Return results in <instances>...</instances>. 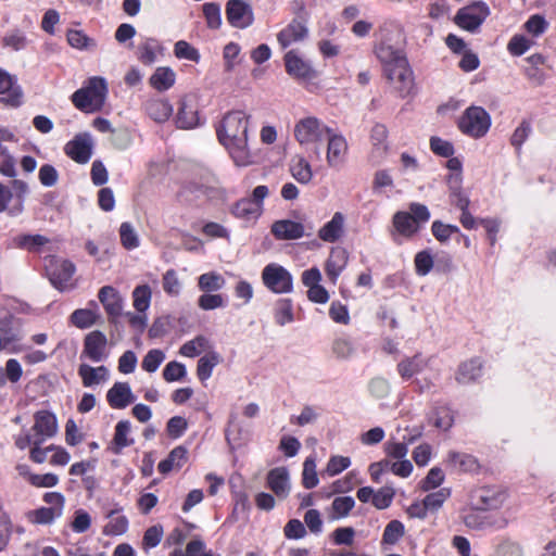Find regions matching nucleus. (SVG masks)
Returning a JSON list of instances; mask_svg holds the SVG:
<instances>
[{
	"label": "nucleus",
	"instance_id": "f257e3e1",
	"mask_svg": "<svg viewBox=\"0 0 556 556\" xmlns=\"http://www.w3.org/2000/svg\"><path fill=\"white\" fill-rule=\"evenodd\" d=\"M250 117L244 111L233 110L226 113L216 125L219 143L239 167H247L256 162L249 146Z\"/></svg>",
	"mask_w": 556,
	"mask_h": 556
},
{
	"label": "nucleus",
	"instance_id": "f03ea898",
	"mask_svg": "<svg viewBox=\"0 0 556 556\" xmlns=\"http://www.w3.org/2000/svg\"><path fill=\"white\" fill-rule=\"evenodd\" d=\"M375 53L382 64L392 92L402 99L414 97L417 92V85L404 51L387 42H381L376 47Z\"/></svg>",
	"mask_w": 556,
	"mask_h": 556
},
{
	"label": "nucleus",
	"instance_id": "7ed1b4c3",
	"mask_svg": "<svg viewBox=\"0 0 556 556\" xmlns=\"http://www.w3.org/2000/svg\"><path fill=\"white\" fill-rule=\"evenodd\" d=\"M58 432V420L49 410H38L34 414V425L30 431L18 434L14 438L15 446L25 450L30 443H45Z\"/></svg>",
	"mask_w": 556,
	"mask_h": 556
},
{
	"label": "nucleus",
	"instance_id": "20e7f679",
	"mask_svg": "<svg viewBox=\"0 0 556 556\" xmlns=\"http://www.w3.org/2000/svg\"><path fill=\"white\" fill-rule=\"evenodd\" d=\"M108 86L102 77H91L87 84L72 94V102L79 111L94 113L100 111L105 102Z\"/></svg>",
	"mask_w": 556,
	"mask_h": 556
},
{
	"label": "nucleus",
	"instance_id": "39448f33",
	"mask_svg": "<svg viewBox=\"0 0 556 556\" xmlns=\"http://www.w3.org/2000/svg\"><path fill=\"white\" fill-rule=\"evenodd\" d=\"M409 211L396 212L393 216L395 231L405 238H412L430 219V211L421 203H410Z\"/></svg>",
	"mask_w": 556,
	"mask_h": 556
},
{
	"label": "nucleus",
	"instance_id": "423d86ee",
	"mask_svg": "<svg viewBox=\"0 0 556 556\" xmlns=\"http://www.w3.org/2000/svg\"><path fill=\"white\" fill-rule=\"evenodd\" d=\"M332 128L315 116H306L294 125V138L301 146L320 144Z\"/></svg>",
	"mask_w": 556,
	"mask_h": 556
},
{
	"label": "nucleus",
	"instance_id": "0eeeda50",
	"mask_svg": "<svg viewBox=\"0 0 556 556\" xmlns=\"http://www.w3.org/2000/svg\"><path fill=\"white\" fill-rule=\"evenodd\" d=\"M28 193V185L14 179L11 186L0 182V213L7 212L10 216H17L24 211V202Z\"/></svg>",
	"mask_w": 556,
	"mask_h": 556
},
{
	"label": "nucleus",
	"instance_id": "6e6552de",
	"mask_svg": "<svg viewBox=\"0 0 556 556\" xmlns=\"http://www.w3.org/2000/svg\"><path fill=\"white\" fill-rule=\"evenodd\" d=\"M458 127L472 138H481L491 127V116L481 106H469L460 116Z\"/></svg>",
	"mask_w": 556,
	"mask_h": 556
},
{
	"label": "nucleus",
	"instance_id": "1a4fd4ad",
	"mask_svg": "<svg viewBox=\"0 0 556 556\" xmlns=\"http://www.w3.org/2000/svg\"><path fill=\"white\" fill-rule=\"evenodd\" d=\"M45 267L49 280L54 288L60 291H65L73 288L71 281L76 268L72 262L67 260H61L55 256H49L46 258Z\"/></svg>",
	"mask_w": 556,
	"mask_h": 556
},
{
	"label": "nucleus",
	"instance_id": "9d476101",
	"mask_svg": "<svg viewBox=\"0 0 556 556\" xmlns=\"http://www.w3.org/2000/svg\"><path fill=\"white\" fill-rule=\"evenodd\" d=\"M263 285L274 293H290L293 290L292 275L281 265L270 263L262 270Z\"/></svg>",
	"mask_w": 556,
	"mask_h": 556
},
{
	"label": "nucleus",
	"instance_id": "9b49d317",
	"mask_svg": "<svg viewBox=\"0 0 556 556\" xmlns=\"http://www.w3.org/2000/svg\"><path fill=\"white\" fill-rule=\"evenodd\" d=\"M110 350L106 336L100 330H93L84 338L80 358H87L93 363L105 362L110 356Z\"/></svg>",
	"mask_w": 556,
	"mask_h": 556
},
{
	"label": "nucleus",
	"instance_id": "f8f14e48",
	"mask_svg": "<svg viewBox=\"0 0 556 556\" xmlns=\"http://www.w3.org/2000/svg\"><path fill=\"white\" fill-rule=\"evenodd\" d=\"M490 15V9L483 1L473 2L458 10L454 22L463 29L476 31Z\"/></svg>",
	"mask_w": 556,
	"mask_h": 556
},
{
	"label": "nucleus",
	"instance_id": "ddd939ff",
	"mask_svg": "<svg viewBox=\"0 0 556 556\" xmlns=\"http://www.w3.org/2000/svg\"><path fill=\"white\" fill-rule=\"evenodd\" d=\"M470 498L475 509H498L506 502L507 493L498 486H482L475 490Z\"/></svg>",
	"mask_w": 556,
	"mask_h": 556
},
{
	"label": "nucleus",
	"instance_id": "4468645a",
	"mask_svg": "<svg viewBox=\"0 0 556 556\" xmlns=\"http://www.w3.org/2000/svg\"><path fill=\"white\" fill-rule=\"evenodd\" d=\"M226 17L232 27L240 29L251 26L254 22L252 7L243 0H228Z\"/></svg>",
	"mask_w": 556,
	"mask_h": 556
},
{
	"label": "nucleus",
	"instance_id": "2eb2a0df",
	"mask_svg": "<svg viewBox=\"0 0 556 556\" xmlns=\"http://www.w3.org/2000/svg\"><path fill=\"white\" fill-rule=\"evenodd\" d=\"M92 139L89 134H78L64 147L65 154L79 164L87 163L92 155Z\"/></svg>",
	"mask_w": 556,
	"mask_h": 556
},
{
	"label": "nucleus",
	"instance_id": "dca6fc26",
	"mask_svg": "<svg viewBox=\"0 0 556 556\" xmlns=\"http://www.w3.org/2000/svg\"><path fill=\"white\" fill-rule=\"evenodd\" d=\"M287 73L298 80H311L316 77V71L309 62L303 60L294 50L285 55Z\"/></svg>",
	"mask_w": 556,
	"mask_h": 556
},
{
	"label": "nucleus",
	"instance_id": "f3484780",
	"mask_svg": "<svg viewBox=\"0 0 556 556\" xmlns=\"http://www.w3.org/2000/svg\"><path fill=\"white\" fill-rule=\"evenodd\" d=\"M325 139L328 141L326 155L328 165L330 167L341 165L348 153V142L345 138L331 129Z\"/></svg>",
	"mask_w": 556,
	"mask_h": 556
},
{
	"label": "nucleus",
	"instance_id": "a211bd4d",
	"mask_svg": "<svg viewBox=\"0 0 556 556\" xmlns=\"http://www.w3.org/2000/svg\"><path fill=\"white\" fill-rule=\"evenodd\" d=\"M312 231V227L306 231V228L302 223L291 219H280L275 222L271 226L273 235L279 240L300 239L304 236H309Z\"/></svg>",
	"mask_w": 556,
	"mask_h": 556
},
{
	"label": "nucleus",
	"instance_id": "6ab92c4d",
	"mask_svg": "<svg viewBox=\"0 0 556 556\" xmlns=\"http://www.w3.org/2000/svg\"><path fill=\"white\" fill-rule=\"evenodd\" d=\"M430 364V358L417 353L410 357H404L397 364V372L404 380H409L421 374Z\"/></svg>",
	"mask_w": 556,
	"mask_h": 556
},
{
	"label": "nucleus",
	"instance_id": "aec40b11",
	"mask_svg": "<svg viewBox=\"0 0 556 556\" xmlns=\"http://www.w3.org/2000/svg\"><path fill=\"white\" fill-rule=\"evenodd\" d=\"M99 301L110 317H118L123 311V299L119 292L111 287L104 286L99 290Z\"/></svg>",
	"mask_w": 556,
	"mask_h": 556
},
{
	"label": "nucleus",
	"instance_id": "412c9836",
	"mask_svg": "<svg viewBox=\"0 0 556 556\" xmlns=\"http://www.w3.org/2000/svg\"><path fill=\"white\" fill-rule=\"evenodd\" d=\"M106 400L111 407L122 409L135 402V396L127 382H115L108 391Z\"/></svg>",
	"mask_w": 556,
	"mask_h": 556
},
{
	"label": "nucleus",
	"instance_id": "4be33fe9",
	"mask_svg": "<svg viewBox=\"0 0 556 556\" xmlns=\"http://www.w3.org/2000/svg\"><path fill=\"white\" fill-rule=\"evenodd\" d=\"M176 124L182 129H191L199 125L198 111L191 98L184 97L180 100Z\"/></svg>",
	"mask_w": 556,
	"mask_h": 556
},
{
	"label": "nucleus",
	"instance_id": "5701e85b",
	"mask_svg": "<svg viewBox=\"0 0 556 556\" xmlns=\"http://www.w3.org/2000/svg\"><path fill=\"white\" fill-rule=\"evenodd\" d=\"M267 485L278 497H287L290 492V479L287 468L277 467L271 469L267 475Z\"/></svg>",
	"mask_w": 556,
	"mask_h": 556
},
{
	"label": "nucleus",
	"instance_id": "b1692460",
	"mask_svg": "<svg viewBox=\"0 0 556 556\" xmlns=\"http://www.w3.org/2000/svg\"><path fill=\"white\" fill-rule=\"evenodd\" d=\"M344 222L342 213H334L332 218L318 230L319 239L329 243L338 241L344 232Z\"/></svg>",
	"mask_w": 556,
	"mask_h": 556
},
{
	"label": "nucleus",
	"instance_id": "393cba45",
	"mask_svg": "<svg viewBox=\"0 0 556 556\" xmlns=\"http://www.w3.org/2000/svg\"><path fill=\"white\" fill-rule=\"evenodd\" d=\"M306 26L296 20H293L287 27L279 31L277 35L278 42L282 48L303 40L307 36Z\"/></svg>",
	"mask_w": 556,
	"mask_h": 556
},
{
	"label": "nucleus",
	"instance_id": "a878e982",
	"mask_svg": "<svg viewBox=\"0 0 556 556\" xmlns=\"http://www.w3.org/2000/svg\"><path fill=\"white\" fill-rule=\"evenodd\" d=\"M482 375V363L479 358H471L462 363L456 371L455 379L460 384L475 382Z\"/></svg>",
	"mask_w": 556,
	"mask_h": 556
},
{
	"label": "nucleus",
	"instance_id": "bb28decb",
	"mask_svg": "<svg viewBox=\"0 0 556 556\" xmlns=\"http://www.w3.org/2000/svg\"><path fill=\"white\" fill-rule=\"evenodd\" d=\"M0 94H4L3 100L16 106L21 103L22 91L15 84L14 78L4 71L0 70Z\"/></svg>",
	"mask_w": 556,
	"mask_h": 556
},
{
	"label": "nucleus",
	"instance_id": "cd10ccee",
	"mask_svg": "<svg viewBox=\"0 0 556 556\" xmlns=\"http://www.w3.org/2000/svg\"><path fill=\"white\" fill-rule=\"evenodd\" d=\"M78 375L81 378L84 387H92L106 381L109 378V370L105 366L91 367L88 364H80L78 367Z\"/></svg>",
	"mask_w": 556,
	"mask_h": 556
},
{
	"label": "nucleus",
	"instance_id": "c85d7f7f",
	"mask_svg": "<svg viewBox=\"0 0 556 556\" xmlns=\"http://www.w3.org/2000/svg\"><path fill=\"white\" fill-rule=\"evenodd\" d=\"M144 109L147 114L157 123L167 121L173 113L172 104L165 99H150L146 102Z\"/></svg>",
	"mask_w": 556,
	"mask_h": 556
},
{
	"label": "nucleus",
	"instance_id": "c756f323",
	"mask_svg": "<svg viewBox=\"0 0 556 556\" xmlns=\"http://www.w3.org/2000/svg\"><path fill=\"white\" fill-rule=\"evenodd\" d=\"M187 455L188 451L184 446H176L165 459L159 463V471L163 475H167L172 470L180 469L187 462Z\"/></svg>",
	"mask_w": 556,
	"mask_h": 556
},
{
	"label": "nucleus",
	"instance_id": "7c9ffc66",
	"mask_svg": "<svg viewBox=\"0 0 556 556\" xmlns=\"http://www.w3.org/2000/svg\"><path fill=\"white\" fill-rule=\"evenodd\" d=\"M50 242V239L42 235L22 233L13 238L14 247L31 253L41 252L42 248Z\"/></svg>",
	"mask_w": 556,
	"mask_h": 556
},
{
	"label": "nucleus",
	"instance_id": "2f4dec72",
	"mask_svg": "<svg viewBox=\"0 0 556 556\" xmlns=\"http://www.w3.org/2000/svg\"><path fill=\"white\" fill-rule=\"evenodd\" d=\"M131 425L128 420H121L115 426V433L113 438V446L111 447L114 454H119L123 448L130 446L134 439L130 438Z\"/></svg>",
	"mask_w": 556,
	"mask_h": 556
},
{
	"label": "nucleus",
	"instance_id": "473e14b6",
	"mask_svg": "<svg viewBox=\"0 0 556 556\" xmlns=\"http://www.w3.org/2000/svg\"><path fill=\"white\" fill-rule=\"evenodd\" d=\"M184 190L194 194L195 198L204 195L210 200L217 201H224L227 198L226 190L218 186H204L195 182H189L185 186Z\"/></svg>",
	"mask_w": 556,
	"mask_h": 556
},
{
	"label": "nucleus",
	"instance_id": "72a5a7b5",
	"mask_svg": "<svg viewBox=\"0 0 556 556\" xmlns=\"http://www.w3.org/2000/svg\"><path fill=\"white\" fill-rule=\"evenodd\" d=\"M175 80V72L170 67L166 66L157 67L149 79L150 85L157 91L168 90L174 86Z\"/></svg>",
	"mask_w": 556,
	"mask_h": 556
},
{
	"label": "nucleus",
	"instance_id": "f704fd0d",
	"mask_svg": "<svg viewBox=\"0 0 556 556\" xmlns=\"http://www.w3.org/2000/svg\"><path fill=\"white\" fill-rule=\"evenodd\" d=\"M92 303L96 306L94 309L78 308L71 314L70 320L75 327L79 329H87L97 323L100 316L97 309V304L94 302Z\"/></svg>",
	"mask_w": 556,
	"mask_h": 556
},
{
	"label": "nucleus",
	"instance_id": "c9c22d12",
	"mask_svg": "<svg viewBox=\"0 0 556 556\" xmlns=\"http://www.w3.org/2000/svg\"><path fill=\"white\" fill-rule=\"evenodd\" d=\"M231 212L238 218L252 220L258 218L263 211L258 204H254L250 199L243 198L233 205Z\"/></svg>",
	"mask_w": 556,
	"mask_h": 556
},
{
	"label": "nucleus",
	"instance_id": "e433bc0d",
	"mask_svg": "<svg viewBox=\"0 0 556 556\" xmlns=\"http://www.w3.org/2000/svg\"><path fill=\"white\" fill-rule=\"evenodd\" d=\"M222 362L220 355L215 351H210L204 354L199 361L197 366V375L201 381L207 380L213 372V369Z\"/></svg>",
	"mask_w": 556,
	"mask_h": 556
},
{
	"label": "nucleus",
	"instance_id": "4c0bfd02",
	"mask_svg": "<svg viewBox=\"0 0 556 556\" xmlns=\"http://www.w3.org/2000/svg\"><path fill=\"white\" fill-rule=\"evenodd\" d=\"M348 256L343 250H333L326 263V274L332 282H336L339 275L346 265Z\"/></svg>",
	"mask_w": 556,
	"mask_h": 556
},
{
	"label": "nucleus",
	"instance_id": "58836bf2",
	"mask_svg": "<svg viewBox=\"0 0 556 556\" xmlns=\"http://www.w3.org/2000/svg\"><path fill=\"white\" fill-rule=\"evenodd\" d=\"M210 341L203 337L198 336L194 339L187 341L180 346L179 353L186 357H195L202 353H207L211 351Z\"/></svg>",
	"mask_w": 556,
	"mask_h": 556
},
{
	"label": "nucleus",
	"instance_id": "ea45409f",
	"mask_svg": "<svg viewBox=\"0 0 556 556\" xmlns=\"http://www.w3.org/2000/svg\"><path fill=\"white\" fill-rule=\"evenodd\" d=\"M388 130L384 125L377 124L372 127L370 139L374 146L372 156L381 159L388 151L387 144Z\"/></svg>",
	"mask_w": 556,
	"mask_h": 556
},
{
	"label": "nucleus",
	"instance_id": "a19ab883",
	"mask_svg": "<svg viewBox=\"0 0 556 556\" xmlns=\"http://www.w3.org/2000/svg\"><path fill=\"white\" fill-rule=\"evenodd\" d=\"M355 345L346 336L337 337L331 343L332 355L340 361H346L355 354Z\"/></svg>",
	"mask_w": 556,
	"mask_h": 556
},
{
	"label": "nucleus",
	"instance_id": "79ce46f5",
	"mask_svg": "<svg viewBox=\"0 0 556 556\" xmlns=\"http://www.w3.org/2000/svg\"><path fill=\"white\" fill-rule=\"evenodd\" d=\"M225 285V278L216 271L202 274L198 278V287L203 292H216L223 289Z\"/></svg>",
	"mask_w": 556,
	"mask_h": 556
},
{
	"label": "nucleus",
	"instance_id": "37998d69",
	"mask_svg": "<svg viewBox=\"0 0 556 556\" xmlns=\"http://www.w3.org/2000/svg\"><path fill=\"white\" fill-rule=\"evenodd\" d=\"M290 170L293 178L300 184L306 185L313 178L312 167L303 156H298L292 161Z\"/></svg>",
	"mask_w": 556,
	"mask_h": 556
},
{
	"label": "nucleus",
	"instance_id": "c03bdc74",
	"mask_svg": "<svg viewBox=\"0 0 556 556\" xmlns=\"http://www.w3.org/2000/svg\"><path fill=\"white\" fill-rule=\"evenodd\" d=\"M13 317L7 314L0 319V352L18 341L17 333L12 328Z\"/></svg>",
	"mask_w": 556,
	"mask_h": 556
},
{
	"label": "nucleus",
	"instance_id": "a18cd8bd",
	"mask_svg": "<svg viewBox=\"0 0 556 556\" xmlns=\"http://www.w3.org/2000/svg\"><path fill=\"white\" fill-rule=\"evenodd\" d=\"M67 42L72 48L78 50L91 51L96 49L97 42L93 38L87 36L84 31L70 29L66 34Z\"/></svg>",
	"mask_w": 556,
	"mask_h": 556
},
{
	"label": "nucleus",
	"instance_id": "49530a36",
	"mask_svg": "<svg viewBox=\"0 0 556 556\" xmlns=\"http://www.w3.org/2000/svg\"><path fill=\"white\" fill-rule=\"evenodd\" d=\"M448 463L455 469H459L465 472L476 471L479 468L477 459L468 454L451 452L448 454Z\"/></svg>",
	"mask_w": 556,
	"mask_h": 556
},
{
	"label": "nucleus",
	"instance_id": "de8ad7c7",
	"mask_svg": "<svg viewBox=\"0 0 556 556\" xmlns=\"http://www.w3.org/2000/svg\"><path fill=\"white\" fill-rule=\"evenodd\" d=\"M152 290L148 285L137 286L132 291V305L138 313H146L150 307Z\"/></svg>",
	"mask_w": 556,
	"mask_h": 556
},
{
	"label": "nucleus",
	"instance_id": "09e8293b",
	"mask_svg": "<svg viewBox=\"0 0 556 556\" xmlns=\"http://www.w3.org/2000/svg\"><path fill=\"white\" fill-rule=\"evenodd\" d=\"M23 375L21 364L15 358H10L5 363V368L0 367V387H3L9 380L16 383Z\"/></svg>",
	"mask_w": 556,
	"mask_h": 556
},
{
	"label": "nucleus",
	"instance_id": "8fccbe9b",
	"mask_svg": "<svg viewBox=\"0 0 556 556\" xmlns=\"http://www.w3.org/2000/svg\"><path fill=\"white\" fill-rule=\"evenodd\" d=\"M421 433L417 432L414 437L406 440L403 438V442H392L389 441L384 444V451L388 456H391L396 459H405L408 453V444L413 443L416 438H418Z\"/></svg>",
	"mask_w": 556,
	"mask_h": 556
},
{
	"label": "nucleus",
	"instance_id": "3c124183",
	"mask_svg": "<svg viewBox=\"0 0 556 556\" xmlns=\"http://www.w3.org/2000/svg\"><path fill=\"white\" fill-rule=\"evenodd\" d=\"M275 320L278 325L285 326L293 321L292 301L289 299H280L275 306Z\"/></svg>",
	"mask_w": 556,
	"mask_h": 556
},
{
	"label": "nucleus",
	"instance_id": "603ef678",
	"mask_svg": "<svg viewBox=\"0 0 556 556\" xmlns=\"http://www.w3.org/2000/svg\"><path fill=\"white\" fill-rule=\"evenodd\" d=\"M119 237L122 245L127 250H134L139 247L140 240L137 231L130 223H123L119 227Z\"/></svg>",
	"mask_w": 556,
	"mask_h": 556
},
{
	"label": "nucleus",
	"instance_id": "864d4df0",
	"mask_svg": "<svg viewBox=\"0 0 556 556\" xmlns=\"http://www.w3.org/2000/svg\"><path fill=\"white\" fill-rule=\"evenodd\" d=\"M355 506V500L352 496H339L332 501V519L346 517Z\"/></svg>",
	"mask_w": 556,
	"mask_h": 556
},
{
	"label": "nucleus",
	"instance_id": "5fc2aeb1",
	"mask_svg": "<svg viewBox=\"0 0 556 556\" xmlns=\"http://www.w3.org/2000/svg\"><path fill=\"white\" fill-rule=\"evenodd\" d=\"M108 517L110 521L103 529V533L106 535H121L127 531L128 520L125 516H114V511H111Z\"/></svg>",
	"mask_w": 556,
	"mask_h": 556
},
{
	"label": "nucleus",
	"instance_id": "6e6d98bb",
	"mask_svg": "<svg viewBox=\"0 0 556 556\" xmlns=\"http://www.w3.org/2000/svg\"><path fill=\"white\" fill-rule=\"evenodd\" d=\"M208 28L218 29L222 25L220 5L215 2L204 3L202 7Z\"/></svg>",
	"mask_w": 556,
	"mask_h": 556
},
{
	"label": "nucleus",
	"instance_id": "4d7b16f0",
	"mask_svg": "<svg viewBox=\"0 0 556 556\" xmlns=\"http://www.w3.org/2000/svg\"><path fill=\"white\" fill-rule=\"evenodd\" d=\"M163 290L170 296H178L181 291V282L176 270L168 269L162 278Z\"/></svg>",
	"mask_w": 556,
	"mask_h": 556
},
{
	"label": "nucleus",
	"instance_id": "13d9d810",
	"mask_svg": "<svg viewBox=\"0 0 556 556\" xmlns=\"http://www.w3.org/2000/svg\"><path fill=\"white\" fill-rule=\"evenodd\" d=\"M319 480L316 472V463L313 457H307L303 464L302 483L306 489H313Z\"/></svg>",
	"mask_w": 556,
	"mask_h": 556
},
{
	"label": "nucleus",
	"instance_id": "bf43d9fd",
	"mask_svg": "<svg viewBox=\"0 0 556 556\" xmlns=\"http://www.w3.org/2000/svg\"><path fill=\"white\" fill-rule=\"evenodd\" d=\"M165 359V354L159 349L150 350L143 357L141 366L148 372H154Z\"/></svg>",
	"mask_w": 556,
	"mask_h": 556
},
{
	"label": "nucleus",
	"instance_id": "052dcab7",
	"mask_svg": "<svg viewBox=\"0 0 556 556\" xmlns=\"http://www.w3.org/2000/svg\"><path fill=\"white\" fill-rule=\"evenodd\" d=\"M450 490L446 488H442L435 492L429 493L425 498L424 503L427 506L428 510H438L443 503L450 497Z\"/></svg>",
	"mask_w": 556,
	"mask_h": 556
},
{
	"label": "nucleus",
	"instance_id": "680f3d73",
	"mask_svg": "<svg viewBox=\"0 0 556 556\" xmlns=\"http://www.w3.org/2000/svg\"><path fill=\"white\" fill-rule=\"evenodd\" d=\"M174 54L178 59H185L194 62H198L200 59L199 51L185 40H179L175 43Z\"/></svg>",
	"mask_w": 556,
	"mask_h": 556
},
{
	"label": "nucleus",
	"instance_id": "e2e57ef3",
	"mask_svg": "<svg viewBox=\"0 0 556 556\" xmlns=\"http://www.w3.org/2000/svg\"><path fill=\"white\" fill-rule=\"evenodd\" d=\"M187 370L184 364L169 362L163 369V378L167 382L179 381L185 378Z\"/></svg>",
	"mask_w": 556,
	"mask_h": 556
},
{
	"label": "nucleus",
	"instance_id": "0e129e2a",
	"mask_svg": "<svg viewBox=\"0 0 556 556\" xmlns=\"http://www.w3.org/2000/svg\"><path fill=\"white\" fill-rule=\"evenodd\" d=\"M198 305L204 311H212L225 306V301L222 294L204 292L198 299Z\"/></svg>",
	"mask_w": 556,
	"mask_h": 556
},
{
	"label": "nucleus",
	"instance_id": "69168bd1",
	"mask_svg": "<svg viewBox=\"0 0 556 556\" xmlns=\"http://www.w3.org/2000/svg\"><path fill=\"white\" fill-rule=\"evenodd\" d=\"M404 534V526L399 520H392L390 521L384 531L382 540L387 544H394L397 542Z\"/></svg>",
	"mask_w": 556,
	"mask_h": 556
},
{
	"label": "nucleus",
	"instance_id": "338daca9",
	"mask_svg": "<svg viewBox=\"0 0 556 556\" xmlns=\"http://www.w3.org/2000/svg\"><path fill=\"white\" fill-rule=\"evenodd\" d=\"M431 231L438 241L446 242L453 233L458 231V227L454 225L443 224L440 220H435L432 223Z\"/></svg>",
	"mask_w": 556,
	"mask_h": 556
},
{
	"label": "nucleus",
	"instance_id": "774afa93",
	"mask_svg": "<svg viewBox=\"0 0 556 556\" xmlns=\"http://www.w3.org/2000/svg\"><path fill=\"white\" fill-rule=\"evenodd\" d=\"M532 45V41L522 35H515L507 45V50L510 54L519 56L527 52Z\"/></svg>",
	"mask_w": 556,
	"mask_h": 556
}]
</instances>
